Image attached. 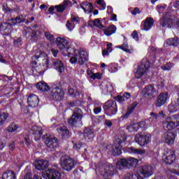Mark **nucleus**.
Wrapping results in <instances>:
<instances>
[{"mask_svg": "<svg viewBox=\"0 0 179 179\" xmlns=\"http://www.w3.org/2000/svg\"><path fill=\"white\" fill-rule=\"evenodd\" d=\"M31 64L32 65H37V62H39V65L44 66L46 69L48 68V57L47 54L41 50H38L35 53V55L32 57Z\"/></svg>", "mask_w": 179, "mask_h": 179, "instance_id": "1", "label": "nucleus"}, {"mask_svg": "<svg viewBox=\"0 0 179 179\" xmlns=\"http://www.w3.org/2000/svg\"><path fill=\"white\" fill-rule=\"evenodd\" d=\"M59 164L62 170H64V171H72L76 166L75 159L69 157L68 155H63L61 156Z\"/></svg>", "mask_w": 179, "mask_h": 179, "instance_id": "2", "label": "nucleus"}, {"mask_svg": "<svg viewBox=\"0 0 179 179\" xmlns=\"http://www.w3.org/2000/svg\"><path fill=\"white\" fill-rule=\"evenodd\" d=\"M82 118H83V111L79 108H75L71 117L68 120V123L71 127H78L79 124L82 123Z\"/></svg>", "mask_w": 179, "mask_h": 179, "instance_id": "3", "label": "nucleus"}, {"mask_svg": "<svg viewBox=\"0 0 179 179\" xmlns=\"http://www.w3.org/2000/svg\"><path fill=\"white\" fill-rule=\"evenodd\" d=\"M64 96H65V92L62 90V86L55 85L52 87L50 99L55 101H61L64 99Z\"/></svg>", "mask_w": 179, "mask_h": 179, "instance_id": "4", "label": "nucleus"}, {"mask_svg": "<svg viewBox=\"0 0 179 179\" xmlns=\"http://www.w3.org/2000/svg\"><path fill=\"white\" fill-rule=\"evenodd\" d=\"M43 141L50 150H54V149L58 148V139L52 134H45L43 136Z\"/></svg>", "mask_w": 179, "mask_h": 179, "instance_id": "5", "label": "nucleus"}, {"mask_svg": "<svg viewBox=\"0 0 179 179\" xmlns=\"http://www.w3.org/2000/svg\"><path fill=\"white\" fill-rule=\"evenodd\" d=\"M103 110L106 115H115L118 109L117 108V103L115 101L109 100L103 105Z\"/></svg>", "mask_w": 179, "mask_h": 179, "instance_id": "6", "label": "nucleus"}, {"mask_svg": "<svg viewBox=\"0 0 179 179\" xmlns=\"http://www.w3.org/2000/svg\"><path fill=\"white\" fill-rule=\"evenodd\" d=\"M160 24L162 27L173 29V27H176V24L179 26V21H177L176 15H170L166 18H162L160 20Z\"/></svg>", "mask_w": 179, "mask_h": 179, "instance_id": "7", "label": "nucleus"}, {"mask_svg": "<svg viewBox=\"0 0 179 179\" xmlns=\"http://www.w3.org/2000/svg\"><path fill=\"white\" fill-rule=\"evenodd\" d=\"M136 164H138V159L134 157H129L128 159L123 158L117 164V169H121L120 166L123 167V169H131V167H134Z\"/></svg>", "mask_w": 179, "mask_h": 179, "instance_id": "8", "label": "nucleus"}, {"mask_svg": "<svg viewBox=\"0 0 179 179\" xmlns=\"http://www.w3.org/2000/svg\"><path fill=\"white\" fill-rule=\"evenodd\" d=\"M101 169H103L101 171L103 177H113L114 174H117V169L110 163L104 164Z\"/></svg>", "mask_w": 179, "mask_h": 179, "instance_id": "9", "label": "nucleus"}, {"mask_svg": "<svg viewBox=\"0 0 179 179\" xmlns=\"http://www.w3.org/2000/svg\"><path fill=\"white\" fill-rule=\"evenodd\" d=\"M151 139L152 136L150 134L145 135L142 133H138L135 136V141L140 146L148 145V143H150Z\"/></svg>", "mask_w": 179, "mask_h": 179, "instance_id": "10", "label": "nucleus"}, {"mask_svg": "<svg viewBox=\"0 0 179 179\" xmlns=\"http://www.w3.org/2000/svg\"><path fill=\"white\" fill-rule=\"evenodd\" d=\"M157 94H159V92L152 85H148L143 90V95L145 99H153Z\"/></svg>", "mask_w": 179, "mask_h": 179, "instance_id": "11", "label": "nucleus"}, {"mask_svg": "<svg viewBox=\"0 0 179 179\" xmlns=\"http://www.w3.org/2000/svg\"><path fill=\"white\" fill-rule=\"evenodd\" d=\"M44 179H61V173L55 169H49L42 173Z\"/></svg>", "mask_w": 179, "mask_h": 179, "instance_id": "12", "label": "nucleus"}, {"mask_svg": "<svg viewBox=\"0 0 179 179\" xmlns=\"http://www.w3.org/2000/svg\"><path fill=\"white\" fill-rule=\"evenodd\" d=\"M177 127H179V120L176 122L173 121V117H168L165 120V121L162 123V128L165 129V131H173V129H176Z\"/></svg>", "mask_w": 179, "mask_h": 179, "instance_id": "13", "label": "nucleus"}, {"mask_svg": "<svg viewBox=\"0 0 179 179\" xmlns=\"http://www.w3.org/2000/svg\"><path fill=\"white\" fill-rule=\"evenodd\" d=\"M150 63L148 60H143L136 73V78H141L149 71Z\"/></svg>", "mask_w": 179, "mask_h": 179, "instance_id": "14", "label": "nucleus"}, {"mask_svg": "<svg viewBox=\"0 0 179 179\" xmlns=\"http://www.w3.org/2000/svg\"><path fill=\"white\" fill-rule=\"evenodd\" d=\"M176 136L177 134L176 132L166 131L164 134L162 139L165 143H167V145L171 146V145H174V141H176Z\"/></svg>", "mask_w": 179, "mask_h": 179, "instance_id": "15", "label": "nucleus"}, {"mask_svg": "<svg viewBox=\"0 0 179 179\" xmlns=\"http://www.w3.org/2000/svg\"><path fill=\"white\" fill-rule=\"evenodd\" d=\"M22 34L26 38L30 40L33 43H34V41H37V31L33 30L30 27H27L24 29Z\"/></svg>", "mask_w": 179, "mask_h": 179, "instance_id": "16", "label": "nucleus"}, {"mask_svg": "<svg viewBox=\"0 0 179 179\" xmlns=\"http://www.w3.org/2000/svg\"><path fill=\"white\" fill-rule=\"evenodd\" d=\"M164 155H166L165 163L166 164H173L176 160V150L166 148Z\"/></svg>", "mask_w": 179, "mask_h": 179, "instance_id": "17", "label": "nucleus"}, {"mask_svg": "<svg viewBox=\"0 0 179 179\" xmlns=\"http://www.w3.org/2000/svg\"><path fill=\"white\" fill-rule=\"evenodd\" d=\"M169 99V93L162 92L159 94L157 96V100L155 101V107H162V106H164L166 103H167V99Z\"/></svg>", "mask_w": 179, "mask_h": 179, "instance_id": "18", "label": "nucleus"}, {"mask_svg": "<svg viewBox=\"0 0 179 179\" xmlns=\"http://www.w3.org/2000/svg\"><path fill=\"white\" fill-rule=\"evenodd\" d=\"M122 143V141L121 139L118 138L114 142V145H113V156H119V155H121L122 152L121 151V149H122V145L121 144Z\"/></svg>", "mask_w": 179, "mask_h": 179, "instance_id": "19", "label": "nucleus"}, {"mask_svg": "<svg viewBox=\"0 0 179 179\" xmlns=\"http://www.w3.org/2000/svg\"><path fill=\"white\" fill-rule=\"evenodd\" d=\"M140 173L144 178H148L153 175V167L150 166H143L140 168Z\"/></svg>", "mask_w": 179, "mask_h": 179, "instance_id": "20", "label": "nucleus"}, {"mask_svg": "<svg viewBox=\"0 0 179 179\" xmlns=\"http://www.w3.org/2000/svg\"><path fill=\"white\" fill-rule=\"evenodd\" d=\"M56 44L59 50H65V48L69 49V42H68L65 38L57 37Z\"/></svg>", "mask_w": 179, "mask_h": 179, "instance_id": "21", "label": "nucleus"}, {"mask_svg": "<svg viewBox=\"0 0 179 179\" xmlns=\"http://www.w3.org/2000/svg\"><path fill=\"white\" fill-rule=\"evenodd\" d=\"M76 57H78L79 65H84L85 62H87V52L83 49L78 50V55H76Z\"/></svg>", "mask_w": 179, "mask_h": 179, "instance_id": "22", "label": "nucleus"}, {"mask_svg": "<svg viewBox=\"0 0 179 179\" xmlns=\"http://www.w3.org/2000/svg\"><path fill=\"white\" fill-rule=\"evenodd\" d=\"M52 65L55 69H56V71H58L59 73H62V72L65 71V66H64V63H62V61L59 59H53Z\"/></svg>", "mask_w": 179, "mask_h": 179, "instance_id": "23", "label": "nucleus"}, {"mask_svg": "<svg viewBox=\"0 0 179 179\" xmlns=\"http://www.w3.org/2000/svg\"><path fill=\"white\" fill-rule=\"evenodd\" d=\"M72 6V3L69 0H64L62 4L55 6L57 12L59 13H62L65 9Z\"/></svg>", "mask_w": 179, "mask_h": 179, "instance_id": "24", "label": "nucleus"}, {"mask_svg": "<svg viewBox=\"0 0 179 179\" xmlns=\"http://www.w3.org/2000/svg\"><path fill=\"white\" fill-rule=\"evenodd\" d=\"M0 30L5 34L6 36H9L10 31H12V24L8 22H1V24L0 25Z\"/></svg>", "mask_w": 179, "mask_h": 179, "instance_id": "25", "label": "nucleus"}, {"mask_svg": "<svg viewBox=\"0 0 179 179\" xmlns=\"http://www.w3.org/2000/svg\"><path fill=\"white\" fill-rule=\"evenodd\" d=\"M27 102L29 107H37L38 106V96L36 94H31L28 96Z\"/></svg>", "mask_w": 179, "mask_h": 179, "instance_id": "26", "label": "nucleus"}, {"mask_svg": "<svg viewBox=\"0 0 179 179\" xmlns=\"http://www.w3.org/2000/svg\"><path fill=\"white\" fill-rule=\"evenodd\" d=\"M126 152H128V153H131L132 155H145V153H146V150L136 148L134 147H129L126 148Z\"/></svg>", "mask_w": 179, "mask_h": 179, "instance_id": "27", "label": "nucleus"}, {"mask_svg": "<svg viewBox=\"0 0 179 179\" xmlns=\"http://www.w3.org/2000/svg\"><path fill=\"white\" fill-rule=\"evenodd\" d=\"M35 167L36 170H44V169H47V167H48V161L40 159L36 162Z\"/></svg>", "mask_w": 179, "mask_h": 179, "instance_id": "28", "label": "nucleus"}, {"mask_svg": "<svg viewBox=\"0 0 179 179\" xmlns=\"http://www.w3.org/2000/svg\"><path fill=\"white\" fill-rule=\"evenodd\" d=\"M31 134L35 136V138L38 139L43 135V129L40 127L33 126L31 127Z\"/></svg>", "mask_w": 179, "mask_h": 179, "instance_id": "29", "label": "nucleus"}, {"mask_svg": "<svg viewBox=\"0 0 179 179\" xmlns=\"http://www.w3.org/2000/svg\"><path fill=\"white\" fill-rule=\"evenodd\" d=\"M154 22L155 20L153 18L147 17L144 22L143 30H145L146 31H148V30H150V29H152V26H153Z\"/></svg>", "mask_w": 179, "mask_h": 179, "instance_id": "30", "label": "nucleus"}, {"mask_svg": "<svg viewBox=\"0 0 179 179\" xmlns=\"http://www.w3.org/2000/svg\"><path fill=\"white\" fill-rule=\"evenodd\" d=\"M83 135L85 139H92L93 136H94L93 133V129L90 127H86L84 129Z\"/></svg>", "mask_w": 179, "mask_h": 179, "instance_id": "31", "label": "nucleus"}, {"mask_svg": "<svg viewBox=\"0 0 179 179\" xmlns=\"http://www.w3.org/2000/svg\"><path fill=\"white\" fill-rule=\"evenodd\" d=\"M179 109V102H172L171 104L168 106V110L171 114H173V113H177Z\"/></svg>", "mask_w": 179, "mask_h": 179, "instance_id": "32", "label": "nucleus"}, {"mask_svg": "<svg viewBox=\"0 0 179 179\" xmlns=\"http://www.w3.org/2000/svg\"><path fill=\"white\" fill-rule=\"evenodd\" d=\"M80 6L82 9L85 10V12H86V9H87V10L89 11V13H92V12H93V9H94L93 4H92L91 3H89L87 1H84L81 3Z\"/></svg>", "mask_w": 179, "mask_h": 179, "instance_id": "33", "label": "nucleus"}, {"mask_svg": "<svg viewBox=\"0 0 179 179\" xmlns=\"http://www.w3.org/2000/svg\"><path fill=\"white\" fill-rule=\"evenodd\" d=\"M24 20H26V18H24V16L23 15H20L15 18H12L11 19V24H20V23H24Z\"/></svg>", "mask_w": 179, "mask_h": 179, "instance_id": "34", "label": "nucleus"}, {"mask_svg": "<svg viewBox=\"0 0 179 179\" xmlns=\"http://www.w3.org/2000/svg\"><path fill=\"white\" fill-rule=\"evenodd\" d=\"M2 179H16V173L13 171H6L3 173Z\"/></svg>", "mask_w": 179, "mask_h": 179, "instance_id": "35", "label": "nucleus"}, {"mask_svg": "<svg viewBox=\"0 0 179 179\" xmlns=\"http://www.w3.org/2000/svg\"><path fill=\"white\" fill-rule=\"evenodd\" d=\"M138 106L137 103H132L130 106L128 107L127 113L122 115V118H128L132 113H134V110L136 108V106Z\"/></svg>", "mask_w": 179, "mask_h": 179, "instance_id": "36", "label": "nucleus"}, {"mask_svg": "<svg viewBox=\"0 0 179 179\" xmlns=\"http://www.w3.org/2000/svg\"><path fill=\"white\" fill-rule=\"evenodd\" d=\"M36 87L41 92H48V90H50V87L47 85V83L43 81L38 83L36 84Z\"/></svg>", "mask_w": 179, "mask_h": 179, "instance_id": "37", "label": "nucleus"}, {"mask_svg": "<svg viewBox=\"0 0 179 179\" xmlns=\"http://www.w3.org/2000/svg\"><path fill=\"white\" fill-rule=\"evenodd\" d=\"M166 47L167 45H169V46L173 45V47H177V45H178L179 44L178 38L177 37L171 38L166 40Z\"/></svg>", "mask_w": 179, "mask_h": 179, "instance_id": "38", "label": "nucleus"}, {"mask_svg": "<svg viewBox=\"0 0 179 179\" xmlns=\"http://www.w3.org/2000/svg\"><path fill=\"white\" fill-rule=\"evenodd\" d=\"M9 118V113L6 112H0V126L3 125L6 121Z\"/></svg>", "mask_w": 179, "mask_h": 179, "instance_id": "39", "label": "nucleus"}, {"mask_svg": "<svg viewBox=\"0 0 179 179\" xmlns=\"http://www.w3.org/2000/svg\"><path fill=\"white\" fill-rule=\"evenodd\" d=\"M117 31V27L115 25H110L108 29H104V34L106 36H111V34H114V33Z\"/></svg>", "mask_w": 179, "mask_h": 179, "instance_id": "40", "label": "nucleus"}, {"mask_svg": "<svg viewBox=\"0 0 179 179\" xmlns=\"http://www.w3.org/2000/svg\"><path fill=\"white\" fill-rule=\"evenodd\" d=\"M140 126L139 124L138 123H133L131 124L130 125L127 126V129H128V131L129 132H137L138 129H139Z\"/></svg>", "mask_w": 179, "mask_h": 179, "instance_id": "41", "label": "nucleus"}, {"mask_svg": "<svg viewBox=\"0 0 179 179\" xmlns=\"http://www.w3.org/2000/svg\"><path fill=\"white\" fill-rule=\"evenodd\" d=\"M60 132L63 138H69L70 136L69 130H68V129L66 127H61Z\"/></svg>", "mask_w": 179, "mask_h": 179, "instance_id": "42", "label": "nucleus"}, {"mask_svg": "<svg viewBox=\"0 0 179 179\" xmlns=\"http://www.w3.org/2000/svg\"><path fill=\"white\" fill-rule=\"evenodd\" d=\"M19 128V126L15 122L11 123L7 128L8 132H15Z\"/></svg>", "mask_w": 179, "mask_h": 179, "instance_id": "43", "label": "nucleus"}, {"mask_svg": "<svg viewBox=\"0 0 179 179\" xmlns=\"http://www.w3.org/2000/svg\"><path fill=\"white\" fill-rule=\"evenodd\" d=\"M94 26L99 27V29H104V26L101 24V21L99 19H96L94 21L91 22Z\"/></svg>", "mask_w": 179, "mask_h": 179, "instance_id": "44", "label": "nucleus"}, {"mask_svg": "<svg viewBox=\"0 0 179 179\" xmlns=\"http://www.w3.org/2000/svg\"><path fill=\"white\" fill-rule=\"evenodd\" d=\"M118 48H120V50H123V51H125V52H127L128 54H131L132 51L128 48V43H124L122 45L118 46Z\"/></svg>", "mask_w": 179, "mask_h": 179, "instance_id": "45", "label": "nucleus"}, {"mask_svg": "<svg viewBox=\"0 0 179 179\" xmlns=\"http://www.w3.org/2000/svg\"><path fill=\"white\" fill-rule=\"evenodd\" d=\"M45 37H46L47 40H48L50 42L54 41L55 40L54 35L51 34L49 31H45L44 32Z\"/></svg>", "mask_w": 179, "mask_h": 179, "instance_id": "46", "label": "nucleus"}, {"mask_svg": "<svg viewBox=\"0 0 179 179\" xmlns=\"http://www.w3.org/2000/svg\"><path fill=\"white\" fill-rule=\"evenodd\" d=\"M69 104L71 107H76V106H82V101H80V100H76L74 101L69 103Z\"/></svg>", "mask_w": 179, "mask_h": 179, "instance_id": "47", "label": "nucleus"}, {"mask_svg": "<svg viewBox=\"0 0 179 179\" xmlns=\"http://www.w3.org/2000/svg\"><path fill=\"white\" fill-rule=\"evenodd\" d=\"M85 143H78V144H74L73 148L76 149V150H79L80 149H82V148H85Z\"/></svg>", "mask_w": 179, "mask_h": 179, "instance_id": "48", "label": "nucleus"}, {"mask_svg": "<svg viewBox=\"0 0 179 179\" xmlns=\"http://www.w3.org/2000/svg\"><path fill=\"white\" fill-rule=\"evenodd\" d=\"M161 69L163 71H170V69H171V63H169L165 66H162Z\"/></svg>", "mask_w": 179, "mask_h": 179, "instance_id": "49", "label": "nucleus"}, {"mask_svg": "<svg viewBox=\"0 0 179 179\" xmlns=\"http://www.w3.org/2000/svg\"><path fill=\"white\" fill-rule=\"evenodd\" d=\"M8 148H9L10 150H11V152H13V150H15V149H16V145H15V142L11 141L8 144Z\"/></svg>", "mask_w": 179, "mask_h": 179, "instance_id": "50", "label": "nucleus"}, {"mask_svg": "<svg viewBox=\"0 0 179 179\" xmlns=\"http://www.w3.org/2000/svg\"><path fill=\"white\" fill-rule=\"evenodd\" d=\"M23 179H33V173L31 172L27 173Z\"/></svg>", "mask_w": 179, "mask_h": 179, "instance_id": "51", "label": "nucleus"}, {"mask_svg": "<svg viewBox=\"0 0 179 179\" xmlns=\"http://www.w3.org/2000/svg\"><path fill=\"white\" fill-rule=\"evenodd\" d=\"M78 56H76V55H75L74 57H72L70 59V62L71 64H76V62H78Z\"/></svg>", "mask_w": 179, "mask_h": 179, "instance_id": "52", "label": "nucleus"}, {"mask_svg": "<svg viewBox=\"0 0 179 179\" xmlns=\"http://www.w3.org/2000/svg\"><path fill=\"white\" fill-rule=\"evenodd\" d=\"M6 146V141L5 140H0V150H2Z\"/></svg>", "mask_w": 179, "mask_h": 179, "instance_id": "53", "label": "nucleus"}, {"mask_svg": "<svg viewBox=\"0 0 179 179\" xmlns=\"http://www.w3.org/2000/svg\"><path fill=\"white\" fill-rule=\"evenodd\" d=\"M117 100L119 103H124L125 101V96L119 95L117 96Z\"/></svg>", "mask_w": 179, "mask_h": 179, "instance_id": "54", "label": "nucleus"}, {"mask_svg": "<svg viewBox=\"0 0 179 179\" xmlns=\"http://www.w3.org/2000/svg\"><path fill=\"white\" fill-rule=\"evenodd\" d=\"M3 10H4V12H13V9H10L7 5L3 6Z\"/></svg>", "mask_w": 179, "mask_h": 179, "instance_id": "55", "label": "nucleus"}, {"mask_svg": "<svg viewBox=\"0 0 179 179\" xmlns=\"http://www.w3.org/2000/svg\"><path fill=\"white\" fill-rule=\"evenodd\" d=\"M71 22H73V23H78V22H79V17H76L73 15H71Z\"/></svg>", "mask_w": 179, "mask_h": 179, "instance_id": "56", "label": "nucleus"}, {"mask_svg": "<svg viewBox=\"0 0 179 179\" xmlns=\"http://www.w3.org/2000/svg\"><path fill=\"white\" fill-rule=\"evenodd\" d=\"M138 13H141V10H139V8L136 7L133 10H131V14L133 15H138Z\"/></svg>", "mask_w": 179, "mask_h": 179, "instance_id": "57", "label": "nucleus"}, {"mask_svg": "<svg viewBox=\"0 0 179 179\" xmlns=\"http://www.w3.org/2000/svg\"><path fill=\"white\" fill-rule=\"evenodd\" d=\"M51 52H52L53 57H57V55L58 52H59V50L55 49V48H52Z\"/></svg>", "mask_w": 179, "mask_h": 179, "instance_id": "58", "label": "nucleus"}, {"mask_svg": "<svg viewBox=\"0 0 179 179\" xmlns=\"http://www.w3.org/2000/svg\"><path fill=\"white\" fill-rule=\"evenodd\" d=\"M122 96L124 97V101H127V100L131 98V94L129 92L124 93Z\"/></svg>", "mask_w": 179, "mask_h": 179, "instance_id": "59", "label": "nucleus"}, {"mask_svg": "<svg viewBox=\"0 0 179 179\" xmlns=\"http://www.w3.org/2000/svg\"><path fill=\"white\" fill-rule=\"evenodd\" d=\"M94 114H100L101 113V107H96L94 108Z\"/></svg>", "mask_w": 179, "mask_h": 179, "instance_id": "60", "label": "nucleus"}, {"mask_svg": "<svg viewBox=\"0 0 179 179\" xmlns=\"http://www.w3.org/2000/svg\"><path fill=\"white\" fill-rule=\"evenodd\" d=\"M104 124L106 127H108L109 128H111V127H113V122H111L110 120H106Z\"/></svg>", "mask_w": 179, "mask_h": 179, "instance_id": "61", "label": "nucleus"}, {"mask_svg": "<svg viewBox=\"0 0 179 179\" xmlns=\"http://www.w3.org/2000/svg\"><path fill=\"white\" fill-rule=\"evenodd\" d=\"M66 26L67 29H69L70 31L72 30V29H73V25H72V24H71L69 21H67Z\"/></svg>", "mask_w": 179, "mask_h": 179, "instance_id": "62", "label": "nucleus"}, {"mask_svg": "<svg viewBox=\"0 0 179 179\" xmlns=\"http://www.w3.org/2000/svg\"><path fill=\"white\" fill-rule=\"evenodd\" d=\"M131 36L136 40H138V38H139V37L138 36V32H136V31H133V33L131 34Z\"/></svg>", "mask_w": 179, "mask_h": 179, "instance_id": "63", "label": "nucleus"}, {"mask_svg": "<svg viewBox=\"0 0 179 179\" xmlns=\"http://www.w3.org/2000/svg\"><path fill=\"white\" fill-rule=\"evenodd\" d=\"M172 118H173L176 121V124H177V121H179V115L178 114L173 115L172 116Z\"/></svg>", "mask_w": 179, "mask_h": 179, "instance_id": "64", "label": "nucleus"}]
</instances>
